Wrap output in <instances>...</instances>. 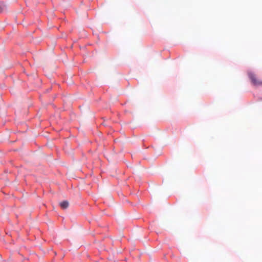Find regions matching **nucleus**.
Returning a JSON list of instances; mask_svg holds the SVG:
<instances>
[{
    "label": "nucleus",
    "mask_w": 262,
    "mask_h": 262,
    "mask_svg": "<svg viewBox=\"0 0 262 262\" xmlns=\"http://www.w3.org/2000/svg\"><path fill=\"white\" fill-rule=\"evenodd\" d=\"M248 76L251 80L252 83L255 86H262V80L257 78L256 75L252 73H248Z\"/></svg>",
    "instance_id": "f257e3e1"
},
{
    "label": "nucleus",
    "mask_w": 262,
    "mask_h": 262,
    "mask_svg": "<svg viewBox=\"0 0 262 262\" xmlns=\"http://www.w3.org/2000/svg\"><path fill=\"white\" fill-rule=\"evenodd\" d=\"M60 207L63 209H66L69 206V202L67 201H64L60 203Z\"/></svg>",
    "instance_id": "f03ea898"
}]
</instances>
